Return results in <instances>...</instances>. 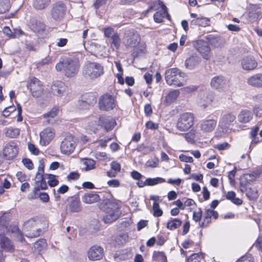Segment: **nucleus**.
I'll return each instance as SVG.
<instances>
[{
	"label": "nucleus",
	"instance_id": "obj_2",
	"mask_svg": "<svg viewBox=\"0 0 262 262\" xmlns=\"http://www.w3.org/2000/svg\"><path fill=\"white\" fill-rule=\"evenodd\" d=\"M186 74L177 68H171L165 72V80L169 85L180 87L184 85Z\"/></svg>",
	"mask_w": 262,
	"mask_h": 262
},
{
	"label": "nucleus",
	"instance_id": "obj_19",
	"mask_svg": "<svg viewBox=\"0 0 262 262\" xmlns=\"http://www.w3.org/2000/svg\"><path fill=\"white\" fill-rule=\"evenodd\" d=\"M235 118V115L231 113L225 114L219 121V126L223 129L228 128L233 124Z\"/></svg>",
	"mask_w": 262,
	"mask_h": 262
},
{
	"label": "nucleus",
	"instance_id": "obj_11",
	"mask_svg": "<svg viewBox=\"0 0 262 262\" xmlns=\"http://www.w3.org/2000/svg\"><path fill=\"white\" fill-rule=\"evenodd\" d=\"M66 8L62 3H57L53 5L51 11L52 17L56 20H61L65 15Z\"/></svg>",
	"mask_w": 262,
	"mask_h": 262
},
{
	"label": "nucleus",
	"instance_id": "obj_48",
	"mask_svg": "<svg viewBox=\"0 0 262 262\" xmlns=\"http://www.w3.org/2000/svg\"><path fill=\"white\" fill-rule=\"evenodd\" d=\"M111 37L112 39V43L114 46L117 49H119L120 46L121 40L118 34L115 33L113 34Z\"/></svg>",
	"mask_w": 262,
	"mask_h": 262
},
{
	"label": "nucleus",
	"instance_id": "obj_26",
	"mask_svg": "<svg viewBox=\"0 0 262 262\" xmlns=\"http://www.w3.org/2000/svg\"><path fill=\"white\" fill-rule=\"evenodd\" d=\"M248 83L257 88L262 87V74H256L250 77L247 80Z\"/></svg>",
	"mask_w": 262,
	"mask_h": 262
},
{
	"label": "nucleus",
	"instance_id": "obj_34",
	"mask_svg": "<svg viewBox=\"0 0 262 262\" xmlns=\"http://www.w3.org/2000/svg\"><path fill=\"white\" fill-rule=\"evenodd\" d=\"M182 221L179 219L170 218L167 223L166 227L168 229L173 230L181 226Z\"/></svg>",
	"mask_w": 262,
	"mask_h": 262
},
{
	"label": "nucleus",
	"instance_id": "obj_30",
	"mask_svg": "<svg viewBox=\"0 0 262 262\" xmlns=\"http://www.w3.org/2000/svg\"><path fill=\"white\" fill-rule=\"evenodd\" d=\"M0 245L1 248L6 251H12L14 249L11 241L5 236H1Z\"/></svg>",
	"mask_w": 262,
	"mask_h": 262
},
{
	"label": "nucleus",
	"instance_id": "obj_20",
	"mask_svg": "<svg viewBox=\"0 0 262 262\" xmlns=\"http://www.w3.org/2000/svg\"><path fill=\"white\" fill-rule=\"evenodd\" d=\"M98 123L101 126L104 127L107 132L113 129L116 125V122L114 119L110 117H105L104 116L99 117Z\"/></svg>",
	"mask_w": 262,
	"mask_h": 262
},
{
	"label": "nucleus",
	"instance_id": "obj_9",
	"mask_svg": "<svg viewBox=\"0 0 262 262\" xmlns=\"http://www.w3.org/2000/svg\"><path fill=\"white\" fill-rule=\"evenodd\" d=\"M141 40L140 34L135 30L126 31L123 42L127 48H135L139 45Z\"/></svg>",
	"mask_w": 262,
	"mask_h": 262
},
{
	"label": "nucleus",
	"instance_id": "obj_60",
	"mask_svg": "<svg viewBox=\"0 0 262 262\" xmlns=\"http://www.w3.org/2000/svg\"><path fill=\"white\" fill-rule=\"evenodd\" d=\"M195 205V202L191 199H187L184 203V209L186 207H189L192 209V207Z\"/></svg>",
	"mask_w": 262,
	"mask_h": 262
},
{
	"label": "nucleus",
	"instance_id": "obj_15",
	"mask_svg": "<svg viewBox=\"0 0 262 262\" xmlns=\"http://www.w3.org/2000/svg\"><path fill=\"white\" fill-rule=\"evenodd\" d=\"M4 156L7 159H11L15 157L18 154V147L14 142H10L6 145L3 149Z\"/></svg>",
	"mask_w": 262,
	"mask_h": 262
},
{
	"label": "nucleus",
	"instance_id": "obj_27",
	"mask_svg": "<svg viewBox=\"0 0 262 262\" xmlns=\"http://www.w3.org/2000/svg\"><path fill=\"white\" fill-rule=\"evenodd\" d=\"M54 95L57 96H62L66 90L64 83L61 81L55 83L51 88Z\"/></svg>",
	"mask_w": 262,
	"mask_h": 262
},
{
	"label": "nucleus",
	"instance_id": "obj_40",
	"mask_svg": "<svg viewBox=\"0 0 262 262\" xmlns=\"http://www.w3.org/2000/svg\"><path fill=\"white\" fill-rule=\"evenodd\" d=\"M235 196V193L232 191H229L226 194L227 199L230 200L233 203L236 205H241L243 203L242 200L239 198H236Z\"/></svg>",
	"mask_w": 262,
	"mask_h": 262
},
{
	"label": "nucleus",
	"instance_id": "obj_25",
	"mask_svg": "<svg viewBox=\"0 0 262 262\" xmlns=\"http://www.w3.org/2000/svg\"><path fill=\"white\" fill-rule=\"evenodd\" d=\"M201 99L202 105L204 108H206L208 105L211 104L214 100V95L213 92L210 91H206L203 93L201 96Z\"/></svg>",
	"mask_w": 262,
	"mask_h": 262
},
{
	"label": "nucleus",
	"instance_id": "obj_47",
	"mask_svg": "<svg viewBox=\"0 0 262 262\" xmlns=\"http://www.w3.org/2000/svg\"><path fill=\"white\" fill-rule=\"evenodd\" d=\"M46 246L47 243L45 239H39L34 244V247L38 250H40L41 249L43 250L46 248Z\"/></svg>",
	"mask_w": 262,
	"mask_h": 262
},
{
	"label": "nucleus",
	"instance_id": "obj_39",
	"mask_svg": "<svg viewBox=\"0 0 262 262\" xmlns=\"http://www.w3.org/2000/svg\"><path fill=\"white\" fill-rule=\"evenodd\" d=\"M152 259L156 262H167V257L163 252L155 251L152 255Z\"/></svg>",
	"mask_w": 262,
	"mask_h": 262
},
{
	"label": "nucleus",
	"instance_id": "obj_8",
	"mask_svg": "<svg viewBox=\"0 0 262 262\" xmlns=\"http://www.w3.org/2000/svg\"><path fill=\"white\" fill-rule=\"evenodd\" d=\"M115 97L109 93H106L100 97L98 101L99 108L101 111H110L116 105Z\"/></svg>",
	"mask_w": 262,
	"mask_h": 262
},
{
	"label": "nucleus",
	"instance_id": "obj_29",
	"mask_svg": "<svg viewBox=\"0 0 262 262\" xmlns=\"http://www.w3.org/2000/svg\"><path fill=\"white\" fill-rule=\"evenodd\" d=\"M68 205L69 210L72 212H78L81 210L80 201L78 198H72Z\"/></svg>",
	"mask_w": 262,
	"mask_h": 262
},
{
	"label": "nucleus",
	"instance_id": "obj_24",
	"mask_svg": "<svg viewBox=\"0 0 262 262\" xmlns=\"http://www.w3.org/2000/svg\"><path fill=\"white\" fill-rule=\"evenodd\" d=\"M99 200V195L95 192L85 193L82 196V201L85 204H93L98 202Z\"/></svg>",
	"mask_w": 262,
	"mask_h": 262
},
{
	"label": "nucleus",
	"instance_id": "obj_62",
	"mask_svg": "<svg viewBox=\"0 0 262 262\" xmlns=\"http://www.w3.org/2000/svg\"><path fill=\"white\" fill-rule=\"evenodd\" d=\"M254 113L256 117L259 118L262 117V105L256 106L254 109Z\"/></svg>",
	"mask_w": 262,
	"mask_h": 262
},
{
	"label": "nucleus",
	"instance_id": "obj_4",
	"mask_svg": "<svg viewBox=\"0 0 262 262\" xmlns=\"http://www.w3.org/2000/svg\"><path fill=\"white\" fill-rule=\"evenodd\" d=\"M255 179V176L252 174H245L241 178L240 190L242 192H246L247 196L250 200H254L258 198V192L257 189L254 187L247 188L246 183L253 181Z\"/></svg>",
	"mask_w": 262,
	"mask_h": 262
},
{
	"label": "nucleus",
	"instance_id": "obj_43",
	"mask_svg": "<svg viewBox=\"0 0 262 262\" xmlns=\"http://www.w3.org/2000/svg\"><path fill=\"white\" fill-rule=\"evenodd\" d=\"M37 218L32 217L27 221L24 224L25 228L27 230L34 228L37 224Z\"/></svg>",
	"mask_w": 262,
	"mask_h": 262
},
{
	"label": "nucleus",
	"instance_id": "obj_46",
	"mask_svg": "<svg viewBox=\"0 0 262 262\" xmlns=\"http://www.w3.org/2000/svg\"><path fill=\"white\" fill-rule=\"evenodd\" d=\"M59 109L57 107H54L52 110L46 114L43 115V117L45 118H54L58 113Z\"/></svg>",
	"mask_w": 262,
	"mask_h": 262
},
{
	"label": "nucleus",
	"instance_id": "obj_12",
	"mask_svg": "<svg viewBox=\"0 0 262 262\" xmlns=\"http://www.w3.org/2000/svg\"><path fill=\"white\" fill-rule=\"evenodd\" d=\"M55 135L54 129L50 127L44 129L40 133V144L42 146L48 145L53 139Z\"/></svg>",
	"mask_w": 262,
	"mask_h": 262
},
{
	"label": "nucleus",
	"instance_id": "obj_36",
	"mask_svg": "<svg viewBox=\"0 0 262 262\" xmlns=\"http://www.w3.org/2000/svg\"><path fill=\"white\" fill-rule=\"evenodd\" d=\"M128 235L127 233H121L116 236L114 239L116 245H123L127 242Z\"/></svg>",
	"mask_w": 262,
	"mask_h": 262
},
{
	"label": "nucleus",
	"instance_id": "obj_5",
	"mask_svg": "<svg viewBox=\"0 0 262 262\" xmlns=\"http://www.w3.org/2000/svg\"><path fill=\"white\" fill-rule=\"evenodd\" d=\"M82 73L85 77L95 79L103 74L104 69L98 63L89 62L84 66Z\"/></svg>",
	"mask_w": 262,
	"mask_h": 262
},
{
	"label": "nucleus",
	"instance_id": "obj_50",
	"mask_svg": "<svg viewBox=\"0 0 262 262\" xmlns=\"http://www.w3.org/2000/svg\"><path fill=\"white\" fill-rule=\"evenodd\" d=\"M202 216V211L199 208L198 211H194L193 213V220L196 222H199Z\"/></svg>",
	"mask_w": 262,
	"mask_h": 262
},
{
	"label": "nucleus",
	"instance_id": "obj_3",
	"mask_svg": "<svg viewBox=\"0 0 262 262\" xmlns=\"http://www.w3.org/2000/svg\"><path fill=\"white\" fill-rule=\"evenodd\" d=\"M119 209V207L117 203L107 201L105 204L104 209L105 212L103 218L104 222L111 224L117 220L120 214Z\"/></svg>",
	"mask_w": 262,
	"mask_h": 262
},
{
	"label": "nucleus",
	"instance_id": "obj_57",
	"mask_svg": "<svg viewBox=\"0 0 262 262\" xmlns=\"http://www.w3.org/2000/svg\"><path fill=\"white\" fill-rule=\"evenodd\" d=\"M107 183L111 187H118L120 185L119 181L117 179L110 180Z\"/></svg>",
	"mask_w": 262,
	"mask_h": 262
},
{
	"label": "nucleus",
	"instance_id": "obj_41",
	"mask_svg": "<svg viewBox=\"0 0 262 262\" xmlns=\"http://www.w3.org/2000/svg\"><path fill=\"white\" fill-rule=\"evenodd\" d=\"M42 233V231L40 228L34 229L32 228L27 231L26 236L29 238H35L39 236Z\"/></svg>",
	"mask_w": 262,
	"mask_h": 262
},
{
	"label": "nucleus",
	"instance_id": "obj_42",
	"mask_svg": "<svg viewBox=\"0 0 262 262\" xmlns=\"http://www.w3.org/2000/svg\"><path fill=\"white\" fill-rule=\"evenodd\" d=\"M165 182V180L162 178L157 177L156 178L146 179V184L148 186H154L159 183Z\"/></svg>",
	"mask_w": 262,
	"mask_h": 262
},
{
	"label": "nucleus",
	"instance_id": "obj_21",
	"mask_svg": "<svg viewBox=\"0 0 262 262\" xmlns=\"http://www.w3.org/2000/svg\"><path fill=\"white\" fill-rule=\"evenodd\" d=\"M216 125V121L214 119H204L200 122V127L204 133L212 132Z\"/></svg>",
	"mask_w": 262,
	"mask_h": 262
},
{
	"label": "nucleus",
	"instance_id": "obj_61",
	"mask_svg": "<svg viewBox=\"0 0 262 262\" xmlns=\"http://www.w3.org/2000/svg\"><path fill=\"white\" fill-rule=\"evenodd\" d=\"M229 146V144L227 142L218 144L214 145V148L219 150H224L227 149Z\"/></svg>",
	"mask_w": 262,
	"mask_h": 262
},
{
	"label": "nucleus",
	"instance_id": "obj_38",
	"mask_svg": "<svg viewBox=\"0 0 262 262\" xmlns=\"http://www.w3.org/2000/svg\"><path fill=\"white\" fill-rule=\"evenodd\" d=\"M5 134L7 137L12 138H16L19 134V129L13 127L6 128L5 129Z\"/></svg>",
	"mask_w": 262,
	"mask_h": 262
},
{
	"label": "nucleus",
	"instance_id": "obj_1",
	"mask_svg": "<svg viewBox=\"0 0 262 262\" xmlns=\"http://www.w3.org/2000/svg\"><path fill=\"white\" fill-rule=\"evenodd\" d=\"M57 71L62 72L68 77H73L79 71L80 62L79 59L75 57H65L60 58L56 64Z\"/></svg>",
	"mask_w": 262,
	"mask_h": 262
},
{
	"label": "nucleus",
	"instance_id": "obj_23",
	"mask_svg": "<svg viewBox=\"0 0 262 262\" xmlns=\"http://www.w3.org/2000/svg\"><path fill=\"white\" fill-rule=\"evenodd\" d=\"M213 217L216 219L218 217V213L213 210L208 209L206 211L203 222L200 225L201 227L208 226L211 223V218Z\"/></svg>",
	"mask_w": 262,
	"mask_h": 262
},
{
	"label": "nucleus",
	"instance_id": "obj_44",
	"mask_svg": "<svg viewBox=\"0 0 262 262\" xmlns=\"http://www.w3.org/2000/svg\"><path fill=\"white\" fill-rule=\"evenodd\" d=\"M10 8V2L9 0H0V13H4L8 11Z\"/></svg>",
	"mask_w": 262,
	"mask_h": 262
},
{
	"label": "nucleus",
	"instance_id": "obj_17",
	"mask_svg": "<svg viewBox=\"0 0 262 262\" xmlns=\"http://www.w3.org/2000/svg\"><path fill=\"white\" fill-rule=\"evenodd\" d=\"M241 66L244 70L252 71L256 68L257 62L252 56H246L241 60Z\"/></svg>",
	"mask_w": 262,
	"mask_h": 262
},
{
	"label": "nucleus",
	"instance_id": "obj_49",
	"mask_svg": "<svg viewBox=\"0 0 262 262\" xmlns=\"http://www.w3.org/2000/svg\"><path fill=\"white\" fill-rule=\"evenodd\" d=\"M48 183L51 187H54L58 184V181L55 179V176L49 174L48 176Z\"/></svg>",
	"mask_w": 262,
	"mask_h": 262
},
{
	"label": "nucleus",
	"instance_id": "obj_16",
	"mask_svg": "<svg viewBox=\"0 0 262 262\" xmlns=\"http://www.w3.org/2000/svg\"><path fill=\"white\" fill-rule=\"evenodd\" d=\"M88 255L90 260H99L102 258L103 256V249L99 246L94 245L88 251Z\"/></svg>",
	"mask_w": 262,
	"mask_h": 262
},
{
	"label": "nucleus",
	"instance_id": "obj_32",
	"mask_svg": "<svg viewBox=\"0 0 262 262\" xmlns=\"http://www.w3.org/2000/svg\"><path fill=\"white\" fill-rule=\"evenodd\" d=\"M180 92L178 90H174L169 92L165 96L164 103H165L167 105H169L176 100Z\"/></svg>",
	"mask_w": 262,
	"mask_h": 262
},
{
	"label": "nucleus",
	"instance_id": "obj_45",
	"mask_svg": "<svg viewBox=\"0 0 262 262\" xmlns=\"http://www.w3.org/2000/svg\"><path fill=\"white\" fill-rule=\"evenodd\" d=\"M153 215L155 217H160L163 214V211L160 208L159 204L157 202H154L152 205Z\"/></svg>",
	"mask_w": 262,
	"mask_h": 262
},
{
	"label": "nucleus",
	"instance_id": "obj_37",
	"mask_svg": "<svg viewBox=\"0 0 262 262\" xmlns=\"http://www.w3.org/2000/svg\"><path fill=\"white\" fill-rule=\"evenodd\" d=\"M50 0H34V7L38 10H42L49 5Z\"/></svg>",
	"mask_w": 262,
	"mask_h": 262
},
{
	"label": "nucleus",
	"instance_id": "obj_14",
	"mask_svg": "<svg viewBox=\"0 0 262 262\" xmlns=\"http://www.w3.org/2000/svg\"><path fill=\"white\" fill-rule=\"evenodd\" d=\"M44 165L43 164H39L38 168V171L35 177V183L36 190L46 189L47 186L45 180L43 179Z\"/></svg>",
	"mask_w": 262,
	"mask_h": 262
},
{
	"label": "nucleus",
	"instance_id": "obj_33",
	"mask_svg": "<svg viewBox=\"0 0 262 262\" xmlns=\"http://www.w3.org/2000/svg\"><path fill=\"white\" fill-rule=\"evenodd\" d=\"M252 118V113L248 110L242 111L238 116V119L239 122L243 123L248 122Z\"/></svg>",
	"mask_w": 262,
	"mask_h": 262
},
{
	"label": "nucleus",
	"instance_id": "obj_31",
	"mask_svg": "<svg viewBox=\"0 0 262 262\" xmlns=\"http://www.w3.org/2000/svg\"><path fill=\"white\" fill-rule=\"evenodd\" d=\"M82 168L85 171H89L95 168V161L90 158H84L81 160Z\"/></svg>",
	"mask_w": 262,
	"mask_h": 262
},
{
	"label": "nucleus",
	"instance_id": "obj_7",
	"mask_svg": "<svg viewBox=\"0 0 262 262\" xmlns=\"http://www.w3.org/2000/svg\"><path fill=\"white\" fill-rule=\"evenodd\" d=\"M77 139L71 134H67L60 144L61 152L64 155H70L73 153L77 146Z\"/></svg>",
	"mask_w": 262,
	"mask_h": 262
},
{
	"label": "nucleus",
	"instance_id": "obj_51",
	"mask_svg": "<svg viewBox=\"0 0 262 262\" xmlns=\"http://www.w3.org/2000/svg\"><path fill=\"white\" fill-rule=\"evenodd\" d=\"M3 32L8 36L11 38L16 37V32L13 33L8 27H5L3 29Z\"/></svg>",
	"mask_w": 262,
	"mask_h": 262
},
{
	"label": "nucleus",
	"instance_id": "obj_13",
	"mask_svg": "<svg viewBox=\"0 0 262 262\" xmlns=\"http://www.w3.org/2000/svg\"><path fill=\"white\" fill-rule=\"evenodd\" d=\"M28 87L34 97H39L43 92V88L41 82L35 77L31 78Z\"/></svg>",
	"mask_w": 262,
	"mask_h": 262
},
{
	"label": "nucleus",
	"instance_id": "obj_10",
	"mask_svg": "<svg viewBox=\"0 0 262 262\" xmlns=\"http://www.w3.org/2000/svg\"><path fill=\"white\" fill-rule=\"evenodd\" d=\"M193 46L204 59H208L211 57V49L207 41L199 40L193 43Z\"/></svg>",
	"mask_w": 262,
	"mask_h": 262
},
{
	"label": "nucleus",
	"instance_id": "obj_58",
	"mask_svg": "<svg viewBox=\"0 0 262 262\" xmlns=\"http://www.w3.org/2000/svg\"><path fill=\"white\" fill-rule=\"evenodd\" d=\"M179 159L182 162L192 163L193 161V158L191 157H188L184 155H181L179 156Z\"/></svg>",
	"mask_w": 262,
	"mask_h": 262
},
{
	"label": "nucleus",
	"instance_id": "obj_22",
	"mask_svg": "<svg viewBox=\"0 0 262 262\" xmlns=\"http://www.w3.org/2000/svg\"><path fill=\"white\" fill-rule=\"evenodd\" d=\"M201 61L200 58L197 55H191L187 58L185 61V68L192 70L196 68Z\"/></svg>",
	"mask_w": 262,
	"mask_h": 262
},
{
	"label": "nucleus",
	"instance_id": "obj_35",
	"mask_svg": "<svg viewBox=\"0 0 262 262\" xmlns=\"http://www.w3.org/2000/svg\"><path fill=\"white\" fill-rule=\"evenodd\" d=\"M167 14L166 7L163 5L162 10L156 12L154 15V19L155 22L160 23L163 21V19Z\"/></svg>",
	"mask_w": 262,
	"mask_h": 262
},
{
	"label": "nucleus",
	"instance_id": "obj_55",
	"mask_svg": "<svg viewBox=\"0 0 262 262\" xmlns=\"http://www.w3.org/2000/svg\"><path fill=\"white\" fill-rule=\"evenodd\" d=\"M28 149L32 154L35 155H38L39 154V150L32 143H28Z\"/></svg>",
	"mask_w": 262,
	"mask_h": 262
},
{
	"label": "nucleus",
	"instance_id": "obj_54",
	"mask_svg": "<svg viewBox=\"0 0 262 262\" xmlns=\"http://www.w3.org/2000/svg\"><path fill=\"white\" fill-rule=\"evenodd\" d=\"M198 87L196 85H189L187 86L184 87L182 89V90L185 92L187 93H191L192 92H194L196 91L198 89Z\"/></svg>",
	"mask_w": 262,
	"mask_h": 262
},
{
	"label": "nucleus",
	"instance_id": "obj_6",
	"mask_svg": "<svg viewBox=\"0 0 262 262\" xmlns=\"http://www.w3.org/2000/svg\"><path fill=\"white\" fill-rule=\"evenodd\" d=\"M194 115L189 112L181 114L178 118L177 123V128L181 132H186L194 124Z\"/></svg>",
	"mask_w": 262,
	"mask_h": 262
},
{
	"label": "nucleus",
	"instance_id": "obj_52",
	"mask_svg": "<svg viewBox=\"0 0 262 262\" xmlns=\"http://www.w3.org/2000/svg\"><path fill=\"white\" fill-rule=\"evenodd\" d=\"M111 167L112 169L118 172V173L121 170V165L117 161H113L111 163Z\"/></svg>",
	"mask_w": 262,
	"mask_h": 262
},
{
	"label": "nucleus",
	"instance_id": "obj_28",
	"mask_svg": "<svg viewBox=\"0 0 262 262\" xmlns=\"http://www.w3.org/2000/svg\"><path fill=\"white\" fill-rule=\"evenodd\" d=\"M226 83V80L222 76H216L212 78L210 82L211 86L215 89L223 88Z\"/></svg>",
	"mask_w": 262,
	"mask_h": 262
},
{
	"label": "nucleus",
	"instance_id": "obj_18",
	"mask_svg": "<svg viewBox=\"0 0 262 262\" xmlns=\"http://www.w3.org/2000/svg\"><path fill=\"white\" fill-rule=\"evenodd\" d=\"M190 17L193 18L191 21V26H198L205 27L210 25V20L206 17H202L195 13H191Z\"/></svg>",
	"mask_w": 262,
	"mask_h": 262
},
{
	"label": "nucleus",
	"instance_id": "obj_56",
	"mask_svg": "<svg viewBox=\"0 0 262 262\" xmlns=\"http://www.w3.org/2000/svg\"><path fill=\"white\" fill-rule=\"evenodd\" d=\"M237 262H253V257L250 255L242 256Z\"/></svg>",
	"mask_w": 262,
	"mask_h": 262
},
{
	"label": "nucleus",
	"instance_id": "obj_63",
	"mask_svg": "<svg viewBox=\"0 0 262 262\" xmlns=\"http://www.w3.org/2000/svg\"><path fill=\"white\" fill-rule=\"evenodd\" d=\"M146 127L148 129H156L158 128V125L152 121H149L146 122Z\"/></svg>",
	"mask_w": 262,
	"mask_h": 262
},
{
	"label": "nucleus",
	"instance_id": "obj_59",
	"mask_svg": "<svg viewBox=\"0 0 262 262\" xmlns=\"http://www.w3.org/2000/svg\"><path fill=\"white\" fill-rule=\"evenodd\" d=\"M158 160L155 159L152 160H148L146 162V165L147 167L155 168L158 166Z\"/></svg>",
	"mask_w": 262,
	"mask_h": 262
},
{
	"label": "nucleus",
	"instance_id": "obj_53",
	"mask_svg": "<svg viewBox=\"0 0 262 262\" xmlns=\"http://www.w3.org/2000/svg\"><path fill=\"white\" fill-rule=\"evenodd\" d=\"M22 162L25 166L29 169H32L33 167V164L31 160L27 158L23 159Z\"/></svg>",
	"mask_w": 262,
	"mask_h": 262
},
{
	"label": "nucleus",
	"instance_id": "obj_64",
	"mask_svg": "<svg viewBox=\"0 0 262 262\" xmlns=\"http://www.w3.org/2000/svg\"><path fill=\"white\" fill-rule=\"evenodd\" d=\"M254 245L258 250L262 252V236L258 237Z\"/></svg>",
	"mask_w": 262,
	"mask_h": 262
}]
</instances>
